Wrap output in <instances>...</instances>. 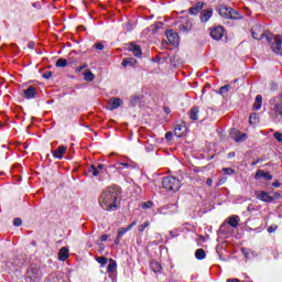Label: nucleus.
<instances>
[{
  "mask_svg": "<svg viewBox=\"0 0 282 282\" xmlns=\"http://www.w3.org/2000/svg\"><path fill=\"white\" fill-rule=\"evenodd\" d=\"M59 261H67L69 259V249L67 247H62L58 252Z\"/></svg>",
  "mask_w": 282,
  "mask_h": 282,
  "instance_id": "f3484780",
  "label": "nucleus"
},
{
  "mask_svg": "<svg viewBox=\"0 0 282 282\" xmlns=\"http://www.w3.org/2000/svg\"><path fill=\"white\" fill-rule=\"evenodd\" d=\"M96 169L100 173V171H102V169H105V164H98V166Z\"/></svg>",
  "mask_w": 282,
  "mask_h": 282,
  "instance_id": "3c124183",
  "label": "nucleus"
},
{
  "mask_svg": "<svg viewBox=\"0 0 282 282\" xmlns=\"http://www.w3.org/2000/svg\"><path fill=\"white\" fill-rule=\"evenodd\" d=\"M186 133V126L184 123L176 124L174 128V134L176 138H182Z\"/></svg>",
  "mask_w": 282,
  "mask_h": 282,
  "instance_id": "2eb2a0df",
  "label": "nucleus"
},
{
  "mask_svg": "<svg viewBox=\"0 0 282 282\" xmlns=\"http://www.w3.org/2000/svg\"><path fill=\"white\" fill-rule=\"evenodd\" d=\"M276 84H272V89H276Z\"/></svg>",
  "mask_w": 282,
  "mask_h": 282,
  "instance_id": "e2e57ef3",
  "label": "nucleus"
},
{
  "mask_svg": "<svg viewBox=\"0 0 282 282\" xmlns=\"http://www.w3.org/2000/svg\"><path fill=\"white\" fill-rule=\"evenodd\" d=\"M258 119H259V115L254 112L251 113L249 117V124H257Z\"/></svg>",
  "mask_w": 282,
  "mask_h": 282,
  "instance_id": "c85d7f7f",
  "label": "nucleus"
},
{
  "mask_svg": "<svg viewBox=\"0 0 282 282\" xmlns=\"http://www.w3.org/2000/svg\"><path fill=\"white\" fill-rule=\"evenodd\" d=\"M23 98H26V100H32V98H36V88L34 86H30L28 89H24Z\"/></svg>",
  "mask_w": 282,
  "mask_h": 282,
  "instance_id": "9b49d317",
  "label": "nucleus"
},
{
  "mask_svg": "<svg viewBox=\"0 0 282 282\" xmlns=\"http://www.w3.org/2000/svg\"><path fill=\"white\" fill-rule=\"evenodd\" d=\"M273 138H275V140H278V142H281V144H282V133L274 132Z\"/></svg>",
  "mask_w": 282,
  "mask_h": 282,
  "instance_id": "e433bc0d",
  "label": "nucleus"
},
{
  "mask_svg": "<svg viewBox=\"0 0 282 282\" xmlns=\"http://www.w3.org/2000/svg\"><path fill=\"white\" fill-rule=\"evenodd\" d=\"M133 226H138V220H133V221L128 226V230H131V228H133Z\"/></svg>",
  "mask_w": 282,
  "mask_h": 282,
  "instance_id": "de8ad7c7",
  "label": "nucleus"
},
{
  "mask_svg": "<svg viewBox=\"0 0 282 282\" xmlns=\"http://www.w3.org/2000/svg\"><path fill=\"white\" fill-rule=\"evenodd\" d=\"M262 106H263V96L257 95L256 96V101H254V104L252 106V109L254 111H259V109H261Z\"/></svg>",
  "mask_w": 282,
  "mask_h": 282,
  "instance_id": "aec40b11",
  "label": "nucleus"
},
{
  "mask_svg": "<svg viewBox=\"0 0 282 282\" xmlns=\"http://www.w3.org/2000/svg\"><path fill=\"white\" fill-rule=\"evenodd\" d=\"M129 227H121V228H119L118 229V235L117 236H119V238H122V237H124V235H127V232H129Z\"/></svg>",
  "mask_w": 282,
  "mask_h": 282,
  "instance_id": "c756f323",
  "label": "nucleus"
},
{
  "mask_svg": "<svg viewBox=\"0 0 282 282\" xmlns=\"http://www.w3.org/2000/svg\"><path fill=\"white\" fill-rule=\"evenodd\" d=\"M213 8L203 9L199 15L200 23H208L213 19Z\"/></svg>",
  "mask_w": 282,
  "mask_h": 282,
  "instance_id": "1a4fd4ad",
  "label": "nucleus"
},
{
  "mask_svg": "<svg viewBox=\"0 0 282 282\" xmlns=\"http://www.w3.org/2000/svg\"><path fill=\"white\" fill-rule=\"evenodd\" d=\"M226 31L224 30V26H215L210 31V36L214 39V41H221L224 39V34Z\"/></svg>",
  "mask_w": 282,
  "mask_h": 282,
  "instance_id": "6e6552de",
  "label": "nucleus"
},
{
  "mask_svg": "<svg viewBox=\"0 0 282 282\" xmlns=\"http://www.w3.org/2000/svg\"><path fill=\"white\" fill-rule=\"evenodd\" d=\"M152 206H153V203H152V202H147V203H143V204H142L141 208L147 209V208H151Z\"/></svg>",
  "mask_w": 282,
  "mask_h": 282,
  "instance_id": "a19ab883",
  "label": "nucleus"
},
{
  "mask_svg": "<svg viewBox=\"0 0 282 282\" xmlns=\"http://www.w3.org/2000/svg\"><path fill=\"white\" fill-rule=\"evenodd\" d=\"M43 279L41 268L36 264H31L25 273V282H39Z\"/></svg>",
  "mask_w": 282,
  "mask_h": 282,
  "instance_id": "20e7f679",
  "label": "nucleus"
},
{
  "mask_svg": "<svg viewBox=\"0 0 282 282\" xmlns=\"http://www.w3.org/2000/svg\"><path fill=\"white\" fill-rule=\"evenodd\" d=\"M150 223L149 220L144 221L142 225L138 227L139 232H144L145 228H149Z\"/></svg>",
  "mask_w": 282,
  "mask_h": 282,
  "instance_id": "473e14b6",
  "label": "nucleus"
},
{
  "mask_svg": "<svg viewBox=\"0 0 282 282\" xmlns=\"http://www.w3.org/2000/svg\"><path fill=\"white\" fill-rule=\"evenodd\" d=\"M263 177L268 182L272 181V175L268 172H264L263 170H258L256 173V180H261Z\"/></svg>",
  "mask_w": 282,
  "mask_h": 282,
  "instance_id": "a211bd4d",
  "label": "nucleus"
},
{
  "mask_svg": "<svg viewBox=\"0 0 282 282\" xmlns=\"http://www.w3.org/2000/svg\"><path fill=\"white\" fill-rule=\"evenodd\" d=\"M275 230H276V226L275 227L271 226L268 228V232H274Z\"/></svg>",
  "mask_w": 282,
  "mask_h": 282,
  "instance_id": "6e6d98bb",
  "label": "nucleus"
},
{
  "mask_svg": "<svg viewBox=\"0 0 282 282\" xmlns=\"http://www.w3.org/2000/svg\"><path fill=\"white\" fill-rule=\"evenodd\" d=\"M204 6H206V3L197 2L194 7L189 8V14L197 17V14L204 10Z\"/></svg>",
  "mask_w": 282,
  "mask_h": 282,
  "instance_id": "4468645a",
  "label": "nucleus"
},
{
  "mask_svg": "<svg viewBox=\"0 0 282 282\" xmlns=\"http://www.w3.org/2000/svg\"><path fill=\"white\" fill-rule=\"evenodd\" d=\"M120 239H121V238H119V236H117V239L115 240L116 246H119V245H120Z\"/></svg>",
  "mask_w": 282,
  "mask_h": 282,
  "instance_id": "13d9d810",
  "label": "nucleus"
},
{
  "mask_svg": "<svg viewBox=\"0 0 282 282\" xmlns=\"http://www.w3.org/2000/svg\"><path fill=\"white\" fill-rule=\"evenodd\" d=\"M84 79L87 80L88 83H94V80L96 79V75H94L91 70L85 72Z\"/></svg>",
  "mask_w": 282,
  "mask_h": 282,
  "instance_id": "393cba45",
  "label": "nucleus"
},
{
  "mask_svg": "<svg viewBox=\"0 0 282 282\" xmlns=\"http://www.w3.org/2000/svg\"><path fill=\"white\" fill-rule=\"evenodd\" d=\"M67 153V147L59 145L55 151H52V155L57 160H63V156Z\"/></svg>",
  "mask_w": 282,
  "mask_h": 282,
  "instance_id": "9d476101",
  "label": "nucleus"
},
{
  "mask_svg": "<svg viewBox=\"0 0 282 282\" xmlns=\"http://www.w3.org/2000/svg\"><path fill=\"white\" fill-rule=\"evenodd\" d=\"M195 257L196 259H198V261H202L206 259V251L204 249H197L195 252Z\"/></svg>",
  "mask_w": 282,
  "mask_h": 282,
  "instance_id": "a878e982",
  "label": "nucleus"
},
{
  "mask_svg": "<svg viewBox=\"0 0 282 282\" xmlns=\"http://www.w3.org/2000/svg\"><path fill=\"white\" fill-rule=\"evenodd\" d=\"M261 162V159H258L256 162H253V166H256V164H259Z\"/></svg>",
  "mask_w": 282,
  "mask_h": 282,
  "instance_id": "052dcab7",
  "label": "nucleus"
},
{
  "mask_svg": "<svg viewBox=\"0 0 282 282\" xmlns=\"http://www.w3.org/2000/svg\"><path fill=\"white\" fill-rule=\"evenodd\" d=\"M150 268L152 270V272H162V264H160V262L155 261V260H152L150 262Z\"/></svg>",
  "mask_w": 282,
  "mask_h": 282,
  "instance_id": "4be33fe9",
  "label": "nucleus"
},
{
  "mask_svg": "<svg viewBox=\"0 0 282 282\" xmlns=\"http://www.w3.org/2000/svg\"><path fill=\"white\" fill-rule=\"evenodd\" d=\"M165 113H171V109L165 108Z\"/></svg>",
  "mask_w": 282,
  "mask_h": 282,
  "instance_id": "680f3d73",
  "label": "nucleus"
},
{
  "mask_svg": "<svg viewBox=\"0 0 282 282\" xmlns=\"http://www.w3.org/2000/svg\"><path fill=\"white\" fill-rule=\"evenodd\" d=\"M96 261L99 262L100 265H107V262H108V260H107L106 257H98V258L96 259Z\"/></svg>",
  "mask_w": 282,
  "mask_h": 282,
  "instance_id": "f704fd0d",
  "label": "nucleus"
},
{
  "mask_svg": "<svg viewBox=\"0 0 282 282\" xmlns=\"http://www.w3.org/2000/svg\"><path fill=\"white\" fill-rule=\"evenodd\" d=\"M252 39L256 41H262L265 39L268 43L271 44V50L275 54H281L282 39L281 35H273L272 33L265 31V26L261 24H256L251 28Z\"/></svg>",
  "mask_w": 282,
  "mask_h": 282,
  "instance_id": "f257e3e1",
  "label": "nucleus"
},
{
  "mask_svg": "<svg viewBox=\"0 0 282 282\" xmlns=\"http://www.w3.org/2000/svg\"><path fill=\"white\" fill-rule=\"evenodd\" d=\"M56 67H67V59L65 58H58L56 61Z\"/></svg>",
  "mask_w": 282,
  "mask_h": 282,
  "instance_id": "7c9ffc66",
  "label": "nucleus"
},
{
  "mask_svg": "<svg viewBox=\"0 0 282 282\" xmlns=\"http://www.w3.org/2000/svg\"><path fill=\"white\" fill-rule=\"evenodd\" d=\"M165 140H167L169 142H170V140H173V132H166Z\"/></svg>",
  "mask_w": 282,
  "mask_h": 282,
  "instance_id": "a18cd8bd",
  "label": "nucleus"
},
{
  "mask_svg": "<svg viewBox=\"0 0 282 282\" xmlns=\"http://www.w3.org/2000/svg\"><path fill=\"white\" fill-rule=\"evenodd\" d=\"M13 47H17V44H12Z\"/></svg>",
  "mask_w": 282,
  "mask_h": 282,
  "instance_id": "0e129e2a",
  "label": "nucleus"
},
{
  "mask_svg": "<svg viewBox=\"0 0 282 282\" xmlns=\"http://www.w3.org/2000/svg\"><path fill=\"white\" fill-rule=\"evenodd\" d=\"M22 224H23V220H22L21 218H14V220H13V226L19 227V226H21Z\"/></svg>",
  "mask_w": 282,
  "mask_h": 282,
  "instance_id": "58836bf2",
  "label": "nucleus"
},
{
  "mask_svg": "<svg viewBox=\"0 0 282 282\" xmlns=\"http://www.w3.org/2000/svg\"><path fill=\"white\" fill-rule=\"evenodd\" d=\"M206 184L207 186H213V178H207Z\"/></svg>",
  "mask_w": 282,
  "mask_h": 282,
  "instance_id": "5fc2aeb1",
  "label": "nucleus"
},
{
  "mask_svg": "<svg viewBox=\"0 0 282 282\" xmlns=\"http://www.w3.org/2000/svg\"><path fill=\"white\" fill-rule=\"evenodd\" d=\"M272 186H274V188H279V186H281V183H279V181L273 182Z\"/></svg>",
  "mask_w": 282,
  "mask_h": 282,
  "instance_id": "603ef678",
  "label": "nucleus"
},
{
  "mask_svg": "<svg viewBox=\"0 0 282 282\" xmlns=\"http://www.w3.org/2000/svg\"><path fill=\"white\" fill-rule=\"evenodd\" d=\"M166 36H167V41H169L172 45H177V43H178V41H180V35H177V32L167 31V32H166Z\"/></svg>",
  "mask_w": 282,
  "mask_h": 282,
  "instance_id": "ddd939ff",
  "label": "nucleus"
},
{
  "mask_svg": "<svg viewBox=\"0 0 282 282\" xmlns=\"http://www.w3.org/2000/svg\"><path fill=\"white\" fill-rule=\"evenodd\" d=\"M269 105L271 106V113L275 120H282V100L278 101L276 97L270 99Z\"/></svg>",
  "mask_w": 282,
  "mask_h": 282,
  "instance_id": "423d86ee",
  "label": "nucleus"
},
{
  "mask_svg": "<svg viewBox=\"0 0 282 282\" xmlns=\"http://www.w3.org/2000/svg\"><path fill=\"white\" fill-rule=\"evenodd\" d=\"M241 252H242V254H245L246 259H250V251H248V249L242 248Z\"/></svg>",
  "mask_w": 282,
  "mask_h": 282,
  "instance_id": "79ce46f5",
  "label": "nucleus"
},
{
  "mask_svg": "<svg viewBox=\"0 0 282 282\" xmlns=\"http://www.w3.org/2000/svg\"><path fill=\"white\" fill-rule=\"evenodd\" d=\"M163 188L170 191L171 193H177L182 186V182L173 176H165L162 181Z\"/></svg>",
  "mask_w": 282,
  "mask_h": 282,
  "instance_id": "7ed1b4c3",
  "label": "nucleus"
},
{
  "mask_svg": "<svg viewBox=\"0 0 282 282\" xmlns=\"http://www.w3.org/2000/svg\"><path fill=\"white\" fill-rule=\"evenodd\" d=\"M218 13L224 19H242L241 13H239L238 11H235L232 8L226 4L218 6Z\"/></svg>",
  "mask_w": 282,
  "mask_h": 282,
  "instance_id": "39448f33",
  "label": "nucleus"
},
{
  "mask_svg": "<svg viewBox=\"0 0 282 282\" xmlns=\"http://www.w3.org/2000/svg\"><path fill=\"white\" fill-rule=\"evenodd\" d=\"M87 68V64H83L76 68V72H80L82 69Z\"/></svg>",
  "mask_w": 282,
  "mask_h": 282,
  "instance_id": "8fccbe9b",
  "label": "nucleus"
},
{
  "mask_svg": "<svg viewBox=\"0 0 282 282\" xmlns=\"http://www.w3.org/2000/svg\"><path fill=\"white\" fill-rule=\"evenodd\" d=\"M227 224L231 226V228H237L239 226V216L229 217Z\"/></svg>",
  "mask_w": 282,
  "mask_h": 282,
  "instance_id": "b1692460",
  "label": "nucleus"
},
{
  "mask_svg": "<svg viewBox=\"0 0 282 282\" xmlns=\"http://www.w3.org/2000/svg\"><path fill=\"white\" fill-rule=\"evenodd\" d=\"M88 173H89L93 177H98V175H100V171H98V169L95 167V165H90V166H89Z\"/></svg>",
  "mask_w": 282,
  "mask_h": 282,
  "instance_id": "bb28decb",
  "label": "nucleus"
},
{
  "mask_svg": "<svg viewBox=\"0 0 282 282\" xmlns=\"http://www.w3.org/2000/svg\"><path fill=\"white\" fill-rule=\"evenodd\" d=\"M180 32H191L193 30V23L187 19H183L182 23L178 25Z\"/></svg>",
  "mask_w": 282,
  "mask_h": 282,
  "instance_id": "f8f14e48",
  "label": "nucleus"
},
{
  "mask_svg": "<svg viewBox=\"0 0 282 282\" xmlns=\"http://www.w3.org/2000/svg\"><path fill=\"white\" fill-rule=\"evenodd\" d=\"M228 91H230V85H225L220 87L218 94H220V96H224V94H228Z\"/></svg>",
  "mask_w": 282,
  "mask_h": 282,
  "instance_id": "2f4dec72",
  "label": "nucleus"
},
{
  "mask_svg": "<svg viewBox=\"0 0 282 282\" xmlns=\"http://www.w3.org/2000/svg\"><path fill=\"white\" fill-rule=\"evenodd\" d=\"M108 105H109V107H110L111 109H118V107H120V105H122V99L112 97V98L109 100Z\"/></svg>",
  "mask_w": 282,
  "mask_h": 282,
  "instance_id": "412c9836",
  "label": "nucleus"
},
{
  "mask_svg": "<svg viewBox=\"0 0 282 282\" xmlns=\"http://www.w3.org/2000/svg\"><path fill=\"white\" fill-rule=\"evenodd\" d=\"M236 153L235 152H229L228 158H235Z\"/></svg>",
  "mask_w": 282,
  "mask_h": 282,
  "instance_id": "bf43d9fd",
  "label": "nucleus"
},
{
  "mask_svg": "<svg viewBox=\"0 0 282 282\" xmlns=\"http://www.w3.org/2000/svg\"><path fill=\"white\" fill-rule=\"evenodd\" d=\"M110 263L108 264V272H116V268H118V264L116 263V261H113V259H110Z\"/></svg>",
  "mask_w": 282,
  "mask_h": 282,
  "instance_id": "cd10ccee",
  "label": "nucleus"
},
{
  "mask_svg": "<svg viewBox=\"0 0 282 282\" xmlns=\"http://www.w3.org/2000/svg\"><path fill=\"white\" fill-rule=\"evenodd\" d=\"M223 173L225 175H235V170H232L231 167H224Z\"/></svg>",
  "mask_w": 282,
  "mask_h": 282,
  "instance_id": "72a5a7b5",
  "label": "nucleus"
},
{
  "mask_svg": "<svg viewBox=\"0 0 282 282\" xmlns=\"http://www.w3.org/2000/svg\"><path fill=\"white\" fill-rule=\"evenodd\" d=\"M107 239H109V236H108V235H102V236L100 237V240H101V241H107Z\"/></svg>",
  "mask_w": 282,
  "mask_h": 282,
  "instance_id": "864d4df0",
  "label": "nucleus"
},
{
  "mask_svg": "<svg viewBox=\"0 0 282 282\" xmlns=\"http://www.w3.org/2000/svg\"><path fill=\"white\" fill-rule=\"evenodd\" d=\"M229 135L235 142H246L248 140V134L241 133V131L235 128L230 129Z\"/></svg>",
  "mask_w": 282,
  "mask_h": 282,
  "instance_id": "0eeeda50",
  "label": "nucleus"
},
{
  "mask_svg": "<svg viewBox=\"0 0 282 282\" xmlns=\"http://www.w3.org/2000/svg\"><path fill=\"white\" fill-rule=\"evenodd\" d=\"M126 30H127V32H131L133 30V24H131V22H128L126 24Z\"/></svg>",
  "mask_w": 282,
  "mask_h": 282,
  "instance_id": "c03bdc74",
  "label": "nucleus"
},
{
  "mask_svg": "<svg viewBox=\"0 0 282 282\" xmlns=\"http://www.w3.org/2000/svg\"><path fill=\"white\" fill-rule=\"evenodd\" d=\"M42 77H44L46 80H50V78H52V72L50 70L44 72Z\"/></svg>",
  "mask_w": 282,
  "mask_h": 282,
  "instance_id": "c9c22d12",
  "label": "nucleus"
},
{
  "mask_svg": "<svg viewBox=\"0 0 282 282\" xmlns=\"http://www.w3.org/2000/svg\"><path fill=\"white\" fill-rule=\"evenodd\" d=\"M191 120H199V107H194L189 111Z\"/></svg>",
  "mask_w": 282,
  "mask_h": 282,
  "instance_id": "5701e85b",
  "label": "nucleus"
},
{
  "mask_svg": "<svg viewBox=\"0 0 282 282\" xmlns=\"http://www.w3.org/2000/svg\"><path fill=\"white\" fill-rule=\"evenodd\" d=\"M178 235H180V234H177V231H175V230H171V231H170V236H171L172 238L178 237Z\"/></svg>",
  "mask_w": 282,
  "mask_h": 282,
  "instance_id": "09e8293b",
  "label": "nucleus"
},
{
  "mask_svg": "<svg viewBox=\"0 0 282 282\" xmlns=\"http://www.w3.org/2000/svg\"><path fill=\"white\" fill-rule=\"evenodd\" d=\"M271 197H272L273 202H274V199H281V193L275 192V193L273 194V196H271Z\"/></svg>",
  "mask_w": 282,
  "mask_h": 282,
  "instance_id": "49530a36",
  "label": "nucleus"
},
{
  "mask_svg": "<svg viewBox=\"0 0 282 282\" xmlns=\"http://www.w3.org/2000/svg\"><path fill=\"white\" fill-rule=\"evenodd\" d=\"M140 100V96H133L131 97V104L132 105H138V101Z\"/></svg>",
  "mask_w": 282,
  "mask_h": 282,
  "instance_id": "37998d69",
  "label": "nucleus"
},
{
  "mask_svg": "<svg viewBox=\"0 0 282 282\" xmlns=\"http://www.w3.org/2000/svg\"><path fill=\"white\" fill-rule=\"evenodd\" d=\"M224 226H226V224H223V225H221V228H224Z\"/></svg>",
  "mask_w": 282,
  "mask_h": 282,
  "instance_id": "69168bd1",
  "label": "nucleus"
},
{
  "mask_svg": "<svg viewBox=\"0 0 282 282\" xmlns=\"http://www.w3.org/2000/svg\"><path fill=\"white\" fill-rule=\"evenodd\" d=\"M257 198L260 199V202H267V203L273 202L272 196H270L268 192H260L257 195Z\"/></svg>",
  "mask_w": 282,
  "mask_h": 282,
  "instance_id": "6ab92c4d",
  "label": "nucleus"
},
{
  "mask_svg": "<svg viewBox=\"0 0 282 282\" xmlns=\"http://www.w3.org/2000/svg\"><path fill=\"white\" fill-rule=\"evenodd\" d=\"M120 191L118 187H107L104 189L99 196V206L102 210H109L110 213L113 210H118Z\"/></svg>",
  "mask_w": 282,
  "mask_h": 282,
  "instance_id": "f03ea898",
  "label": "nucleus"
},
{
  "mask_svg": "<svg viewBox=\"0 0 282 282\" xmlns=\"http://www.w3.org/2000/svg\"><path fill=\"white\" fill-rule=\"evenodd\" d=\"M129 51L132 52V54L137 57L140 58L142 56V48L140 47V45L130 44Z\"/></svg>",
  "mask_w": 282,
  "mask_h": 282,
  "instance_id": "dca6fc26",
  "label": "nucleus"
},
{
  "mask_svg": "<svg viewBox=\"0 0 282 282\" xmlns=\"http://www.w3.org/2000/svg\"><path fill=\"white\" fill-rule=\"evenodd\" d=\"M128 64H129V59H124L121 65H122L123 67H127Z\"/></svg>",
  "mask_w": 282,
  "mask_h": 282,
  "instance_id": "4d7b16f0",
  "label": "nucleus"
},
{
  "mask_svg": "<svg viewBox=\"0 0 282 282\" xmlns=\"http://www.w3.org/2000/svg\"><path fill=\"white\" fill-rule=\"evenodd\" d=\"M95 50L102 52V50H105V45L102 43H97V44H95Z\"/></svg>",
  "mask_w": 282,
  "mask_h": 282,
  "instance_id": "ea45409f",
  "label": "nucleus"
},
{
  "mask_svg": "<svg viewBox=\"0 0 282 282\" xmlns=\"http://www.w3.org/2000/svg\"><path fill=\"white\" fill-rule=\"evenodd\" d=\"M118 166H122L123 169H133V165H131V163H118Z\"/></svg>",
  "mask_w": 282,
  "mask_h": 282,
  "instance_id": "4c0bfd02",
  "label": "nucleus"
}]
</instances>
